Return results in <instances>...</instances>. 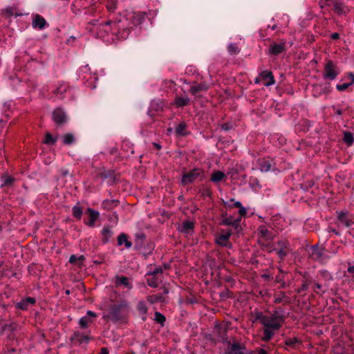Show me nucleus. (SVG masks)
<instances>
[{"instance_id":"obj_1","label":"nucleus","mask_w":354,"mask_h":354,"mask_svg":"<svg viewBox=\"0 0 354 354\" xmlns=\"http://www.w3.org/2000/svg\"><path fill=\"white\" fill-rule=\"evenodd\" d=\"M281 308L275 310L270 315H264L262 312L257 313L256 319L263 326V342H268L272 339L275 333L282 327L285 322V316L282 314Z\"/></svg>"},{"instance_id":"obj_2","label":"nucleus","mask_w":354,"mask_h":354,"mask_svg":"<svg viewBox=\"0 0 354 354\" xmlns=\"http://www.w3.org/2000/svg\"><path fill=\"white\" fill-rule=\"evenodd\" d=\"M126 25V21L121 20L118 21H106L95 28L96 37L105 39L106 37L111 35L112 37L115 36L119 40L126 39L131 32V28L127 27ZM111 39H113V37H111Z\"/></svg>"},{"instance_id":"obj_3","label":"nucleus","mask_w":354,"mask_h":354,"mask_svg":"<svg viewBox=\"0 0 354 354\" xmlns=\"http://www.w3.org/2000/svg\"><path fill=\"white\" fill-rule=\"evenodd\" d=\"M129 312L128 303L125 301H121L118 304L110 306L109 313L104 315V318L113 322H124L127 319Z\"/></svg>"},{"instance_id":"obj_4","label":"nucleus","mask_w":354,"mask_h":354,"mask_svg":"<svg viewBox=\"0 0 354 354\" xmlns=\"http://www.w3.org/2000/svg\"><path fill=\"white\" fill-rule=\"evenodd\" d=\"M331 11L339 17L348 15L351 12V8L346 4L344 0H332L330 1Z\"/></svg>"},{"instance_id":"obj_5","label":"nucleus","mask_w":354,"mask_h":354,"mask_svg":"<svg viewBox=\"0 0 354 354\" xmlns=\"http://www.w3.org/2000/svg\"><path fill=\"white\" fill-rule=\"evenodd\" d=\"M339 74V69L337 66L332 60L327 61L322 74L323 78L332 81L335 80Z\"/></svg>"},{"instance_id":"obj_6","label":"nucleus","mask_w":354,"mask_h":354,"mask_svg":"<svg viewBox=\"0 0 354 354\" xmlns=\"http://www.w3.org/2000/svg\"><path fill=\"white\" fill-rule=\"evenodd\" d=\"M204 177V171L201 168H194L192 170L184 174L182 176L181 183L183 185L192 183L195 180H202Z\"/></svg>"},{"instance_id":"obj_7","label":"nucleus","mask_w":354,"mask_h":354,"mask_svg":"<svg viewBox=\"0 0 354 354\" xmlns=\"http://www.w3.org/2000/svg\"><path fill=\"white\" fill-rule=\"evenodd\" d=\"M286 40L281 39L279 43L272 42L268 49L267 53L269 55L277 56L287 50Z\"/></svg>"},{"instance_id":"obj_8","label":"nucleus","mask_w":354,"mask_h":354,"mask_svg":"<svg viewBox=\"0 0 354 354\" xmlns=\"http://www.w3.org/2000/svg\"><path fill=\"white\" fill-rule=\"evenodd\" d=\"M276 253L278 257L283 260L290 251V242L286 239L279 240L276 242Z\"/></svg>"},{"instance_id":"obj_9","label":"nucleus","mask_w":354,"mask_h":354,"mask_svg":"<svg viewBox=\"0 0 354 354\" xmlns=\"http://www.w3.org/2000/svg\"><path fill=\"white\" fill-rule=\"evenodd\" d=\"M263 82V84L266 86H270L275 83L274 77L272 73L270 71L266 70L260 73L259 76L257 77L255 80V84H259Z\"/></svg>"},{"instance_id":"obj_10","label":"nucleus","mask_w":354,"mask_h":354,"mask_svg":"<svg viewBox=\"0 0 354 354\" xmlns=\"http://www.w3.org/2000/svg\"><path fill=\"white\" fill-rule=\"evenodd\" d=\"M148 14L145 12H134L129 15L127 21H129L130 23L134 26L141 25L147 17Z\"/></svg>"},{"instance_id":"obj_11","label":"nucleus","mask_w":354,"mask_h":354,"mask_svg":"<svg viewBox=\"0 0 354 354\" xmlns=\"http://www.w3.org/2000/svg\"><path fill=\"white\" fill-rule=\"evenodd\" d=\"M70 86L67 82H58L54 86L52 93L54 96L59 99H64L65 93L69 90Z\"/></svg>"},{"instance_id":"obj_12","label":"nucleus","mask_w":354,"mask_h":354,"mask_svg":"<svg viewBox=\"0 0 354 354\" xmlns=\"http://www.w3.org/2000/svg\"><path fill=\"white\" fill-rule=\"evenodd\" d=\"M232 234V232L231 230H228L226 232L223 230L221 233L216 236L215 240L216 243L223 247H230L231 244L229 243V240Z\"/></svg>"},{"instance_id":"obj_13","label":"nucleus","mask_w":354,"mask_h":354,"mask_svg":"<svg viewBox=\"0 0 354 354\" xmlns=\"http://www.w3.org/2000/svg\"><path fill=\"white\" fill-rule=\"evenodd\" d=\"M97 317V315L91 310H88L86 315L81 317L79 320L80 327L82 329L88 328L90 324L93 323L94 319Z\"/></svg>"},{"instance_id":"obj_14","label":"nucleus","mask_w":354,"mask_h":354,"mask_svg":"<svg viewBox=\"0 0 354 354\" xmlns=\"http://www.w3.org/2000/svg\"><path fill=\"white\" fill-rule=\"evenodd\" d=\"M32 26L35 29L43 30L48 26L46 20L39 14L33 15Z\"/></svg>"},{"instance_id":"obj_15","label":"nucleus","mask_w":354,"mask_h":354,"mask_svg":"<svg viewBox=\"0 0 354 354\" xmlns=\"http://www.w3.org/2000/svg\"><path fill=\"white\" fill-rule=\"evenodd\" d=\"M241 218H234L232 216H223L221 224L223 225H231L234 230H238L240 227Z\"/></svg>"},{"instance_id":"obj_16","label":"nucleus","mask_w":354,"mask_h":354,"mask_svg":"<svg viewBox=\"0 0 354 354\" xmlns=\"http://www.w3.org/2000/svg\"><path fill=\"white\" fill-rule=\"evenodd\" d=\"M194 223L190 221H185L182 223V224L178 227V230L185 234V235H192L194 233Z\"/></svg>"},{"instance_id":"obj_17","label":"nucleus","mask_w":354,"mask_h":354,"mask_svg":"<svg viewBox=\"0 0 354 354\" xmlns=\"http://www.w3.org/2000/svg\"><path fill=\"white\" fill-rule=\"evenodd\" d=\"M209 86L205 82L194 84L189 89V92L193 95H198L201 92H205L209 89Z\"/></svg>"},{"instance_id":"obj_18","label":"nucleus","mask_w":354,"mask_h":354,"mask_svg":"<svg viewBox=\"0 0 354 354\" xmlns=\"http://www.w3.org/2000/svg\"><path fill=\"white\" fill-rule=\"evenodd\" d=\"M53 120L57 124H62L66 122V115L61 109H56L53 112Z\"/></svg>"},{"instance_id":"obj_19","label":"nucleus","mask_w":354,"mask_h":354,"mask_svg":"<svg viewBox=\"0 0 354 354\" xmlns=\"http://www.w3.org/2000/svg\"><path fill=\"white\" fill-rule=\"evenodd\" d=\"M337 219L346 227H350L354 223V219L348 216L346 212H337Z\"/></svg>"},{"instance_id":"obj_20","label":"nucleus","mask_w":354,"mask_h":354,"mask_svg":"<svg viewBox=\"0 0 354 354\" xmlns=\"http://www.w3.org/2000/svg\"><path fill=\"white\" fill-rule=\"evenodd\" d=\"M214 333L218 335V341L224 342L227 340V328L223 324H216Z\"/></svg>"},{"instance_id":"obj_21","label":"nucleus","mask_w":354,"mask_h":354,"mask_svg":"<svg viewBox=\"0 0 354 354\" xmlns=\"http://www.w3.org/2000/svg\"><path fill=\"white\" fill-rule=\"evenodd\" d=\"M36 300L34 297H27L16 304V308L22 310H26L29 305H34Z\"/></svg>"},{"instance_id":"obj_22","label":"nucleus","mask_w":354,"mask_h":354,"mask_svg":"<svg viewBox=\"0 0 354 354\" xmlns=\"http://www.w3.org/2000/svg\"><path fill=\"white\" fill-rule=\"evenodd\" d=\"M290 302V297L286 295V294L283 292V291H280V292H275L274 294V304H281V303H283V304H289Z\"/></svg>"},{"instance_id":"obj_23","label":"nucleus","mask_w":354,"mask_h":354,"mask_svg":"<svg viewBox=\"0 0 354 354\" xmlns=\"http://www.w3.org/2000/svg\"><path fill=\"white\" fill-rule=\"evenodd\" d=\"M310 257L316 261H322L323 260V249H320L317 245L312 246Z\"/></svg>"},{"instance_id":"obj_24","label":"nucleus","mask_w":354,"mask_h":354,"mask_svg":"<svg viewBox=\"0 0 354 354\" xmlns=\"http://www.w3.org/2000/svg\"><path fill=\"white\" fill-rule=\"evenodd\" d=\"M87 212L89 214V221L86 224L89 227H93L99 217V212L90 207L87 209Z\"/></svg>"},{"instance_id":"obj_25","label":"nucleus","mask_w":354,"mask_h":354,"mask_svg":"<svg viewBox=\"0 0 354 354\" xmlns=\"http://www.w3.org/2000/svg\"><path fill=\"white\" fill-rule=\"evenodd\" d=\"M272 160L269 158H262L259 160V168L261 171H268L271 169Z\"/></svg>"},{"instance_id":"obj_26","label":"nucleus","mask_w":354,"mask_h":354,"mask_svg":"<svg viewBox=\"0 0 354 354\" xmlns=\"http://www.w3.org/2000/svg\"><path fill=\"white\" fill-rule=\"evenodd\" d=\"M330 92V90L329 88H323L321 84H316L313 85V93L315 97H318L323 93H328Z\"/></svg>"},{"instance_id":"obj_27","label":"nucleus","mask_w":354,"mask_h":354,"mask_svg":"<svg viewBox=\"0 0 354 354\" xmlns=\"http://www.w3.org/2000/svg\"><path fill=\"white\" fill-rule=\"evenodd\" d=\"M118 245L121 246L124 244L126 248L129 249L132 246V243L129 241L128 236L124 233H121L117 239Z\"/></svg>"},{"instance_id":"obj_28","label":"nucleus","mask_w":354,"mask_h":354,"mask_svg":"<svg viewBox=\"0 0 354 354\" xmlns=\"http://www.w3.org/2000/svg\"><path fill=\"white\" fill-rule=\"evenodd\" d=\"M101 234L102 236V242L104 244H106L109 241L110 238L112 236L113 232L109 226H106L104 227L103 229L102 230Z\"/></svg>"},{"instance_id":"obj_29","label":"nucleus","mask_w":354,"mask_h":354,"mask_svg":"<svg viewBox=\"0 0 354 354\" xmlns=\"http://www.w3.org/2000/svg\"><path fill=\"white\" fill-rule=\"evenodd\" d=\"M226 176L221 171H214L211 175L210 180L214 183H218L225 178Z\"/></svg>"},{"instance_id":"obj_30","label":"nucleus","mask_w":354,"mask_h":354,"mask_svg":"<svg viewBox=\"0 0 354 354\" xmlns=\"http://www.w3.org/2000/svg\"><path fill=\"white\" fill-rule=\"evenodd\" d=\"M176 135L180 136H186L189 132L187 131V125L185 122H182L177 125L175 129Z\"/></svg>"},{"instance_id":"obj_31","label":"nucleus","mask_w":354,"mask_h":354,"mask_svg":"<svg viewBox=\"0 0 354 354\" xmlns=\"http://www.w3.org/2000/svg\"><path fill=\"white\" fill-rule=\"evenodd\" d=\"M119 204L118 200H110V199H106L104 200L102 203V207L104 209L110 210L115 207H117Z\"/></svg>"},{"instance_id":"obj_32","label":"nucleus","mask_w":354,"mask_h":354,"mask_svg":"<svg viewBox=\"0 0 354 354\" xmlns=\"http://www.w3.org/2000/svg\"><path fill=\"white\" fill-rule=\"evenodd\" d=\"M115 283L116 286L123 285L129 289L132 288V286L131 285V283L129 281L128 277H125V276H117L115 277Z\"/></svg>"},{"instance_id":"obj_33","label":"nucleus","mask_w":354,"mask_h":354,"mask_svg":"<svg viewBox=\"0 0 354 354\" xmlns=\"http://www.w3.org/2000/svg\"><path fill=\"white\" fill-rule=\"evenodd\" d=\"M189 102L188 97L176 96L174 100V104L176 107H183L188 105Z\"/></svg>"},{"instance_id":"obj_34","label":"nucleus","mask_w":354,"mask_h":354,"mask_svg":"<svg viewBox=\"0 0 354 354\" xmlns=\"http://www.w3.org/2000/svg\"><path fill=\"white\" fill-rule=\"evenodd\" d=\"M284 344L286 346L295 348L301 344V341L298 337H295L293 338H286Z\"/></svg>"},{"instance_id":"obj_35","label":"nucleus","mask_w":354,"mask_h":354,"mask_svg":"<svg viewBox=\"0 0 354 354\" xmlns=\"http://www.w3.org/2000/svg\"><path fill=\"white\" fill-rule=\"evenodd\" d=\"M145 278L147 284L155 288V270H149L145 274Z\"/></svg>"},{"instance_id":"obj_36","label":"nucleus","mask_w":354,"mask_h":354,"mask_svg":"<svg viewBox=\"0 0 354 354\" xmlns=\"http://www.w3.org/2000/svg\"><path fill=\"white\" fill-rule=\"evenodd\" d=\"M73 339H76L80 344H82L84 342H88L90 337L88 335H84L80 332H75Z\"/></svg>"},{"instance_id":"obj_37","label":"nucleus","mask_w":354,"mask_h":354,"mask_svg":"<svg viewBox=\"0 0 354 354\" xmlns=\"http://www.w3.org/2000/svg\"><path fill=\"white\" fill-rule=\"evenodd\" d=\"M17 324L15 322H10L9 324H5L2 326L1 333H3L6 330L14 332L17 330Z\"/></svg>"},{"instance_id":"obj_38","label":"nucleus","mask_w":354,"mask_h":354,"mask_svg":"<svg viewBox=\"0 0 354 354\" xmlns=\"http://www.w3.org/2000/svg\"><path fill=\"white\" fill-rule=\"evenodd\" d=\"M343 141L347 146L350 147L354 143V136L350 131H344Z\"/></svg>"},{"instance_id":"obj_39","label":"nucleus","mask_w":354,"mask_h":354,"mask_svg":"<svg viewBox=\"0 0 354 354\" xmlns=\"http://www.w3.org/2000/svg\"><path fill=\"white\" fill-rule=\"evenodd\" d=\"M62 141L64 145H71L75 142V138L73 133H68L63 135Z\"/></svg>"},{"instance_id":"obj_40","label":"nucleus","mask_w":354,"mask_h":354,"mask_svg":"<svg viewBox=\"0 0 354 354\" xmlns=\"http://www.w3.org/2000/svg\"><path fill=\"white\" fill-rule=\"evenodd\" d=\"M100 176L103 178H110L113 183L116 180L115 173L113 170H107L100 173Z\"/></svg>"},{"instance_id":"obj_41","label":"nucleus","mask_w":354,"mask_h":354,"mask_svg":"<svg viewBox=\"0 0 354 354\" xmlns=\"http://www.w3.org/2000/svg\"><path fill=\"white\" fill-rule=\"evenodd\" d=\"M72 212H73V216L75 218H76L77 219H80L82 218L83 211H82V207L80 205H76L73 206V209H72Z\"/></svg>"},{"instance_id":"obj_42","label":"nucleus","mask_w":354,"mask_h":354,"mask_svg":"<svg viewBox=\"0 0 354 354\" xmlns=\"http://www.w3.org/2000/svg\"><path fill=\"white\" fill-rule=\"evenodd\" d=\"M258 230H259V233L261 237L265 238V239L271 238V233L266 227L260 226L259 227Z\"/></svg>"},{"instance_id":"obj_43","label":"nucleus","mask_w":354,"mask_h":354,"mask_svg":"<svg viewBox=\"0 0 354 354\" xmlns=\"http://www.w3.org/2000/svg\"><path fill=\"white\" fill-rule=\"evenodd\" d=\"M319 274L322 278L326 281H330L333 280V277L330 272L326 270H319Z\"/></svg>"},{"instance_id":"obj_44","label":"nucleus","mask_w":354,"mask_h":354,"mask_svg":"<svg viewBox=\"0 0 354 354\" xmlns=\"http://www.w3.org/2000/svg\"><path fill=\"white\" fill-rule=\"evenodd\" d=\"M348 268L347 271L344 272V276L348 279H354V266L351 263H348Z\"/></svg>"},{"instance_id":"obj_45","label":"nucleus","mask_w":354,"mask_h":354,"mask_svg":"<svg viewBox=\"0 0 354 354\" xmlns=\"http://www.w3.org/2000/svg\"><path fill=\"white\" fill-rule=\"evenodd\" d=\"M227 50L230 55H236L240 52V48L236 44L231 43L227 46Z\"/></svg>"},{"instance_id":"obj_46","label":"nucleus","mask_w":354,"mask_h":354,"mask_svg":"<svg viewBox=\"0 0 354 354\" xmlns=\"http://www.w3.org/2000/svg\"><path fill=\"white\" fill-rule=\"evenodd\" d=\"M310 283V282L308 281V279H306L303 281L301 286L299 288H298L297 289H296V290H295L296 292L298 294H301V292L306 291L308 289Z\"/></svg>"},{"instance_id":"obj_47","label":"nucleus","mask_w":354,"mask_h":354,"mask_svg":"<svg viewBox=\"0 0 354 354\" xmlns=\"http://www.w3.org/2000/svg\"><path fill=\"white\" fill-rule=\"evenodd\" d=\"M91 75L90 73V68L88 65L84 66L80 68V75L82 76L83 79H88L87 75Z\"/></svg>"},{"instance_id":"obj_48","label":"nucleus","mask_w":354,"mask_h":354,"mask_svg":"<svg viewBox=\"0 0 354 354\" xmlns=\"http://www.w3.org/2000/svg\"><path fill=\"white\" fill-rule=\"evenodd\" d=\"M1 180H3V184L1 185L2 187L6 185H11L15 181V178L13 177L8 175L2 176Z\"/></svg>"},{"instance_id":"obj_49","label":"nucleus","mask_w":354,"mask_h":354,"mask_svg":"<svg viewBox=\"0 0 354 354\" xmlns=\"http://www.w3.org/2000/svg\"><path fill=\"white\" fill-rule=\"evenodd\" d=\"M44 142L46 145H54L56 142V139L54 138L50 133H47Z\"/></svg>"},{"instance_id":"obj_50","label":"nucleus","mask_w":354,"mask_h":354,"mask_svg":"<svg viewBox=\"0 0 354 354\" xmlns=\"http://www.w3.org/2000/svg\"><path fill=\"white\" fill-rule=\"evenodd\" d=\"M166 322V317L160 313L156 312V323L160 324L161 326H163Z\"/></svg>"},{"instance_id":"obj_51","label":"nucleus","mask_w":354,"mask_h":354,"mask_svg":"<svg viewBox=\"0 0 354 354\" xmlns=\"http://www.w3.org/2000/svg\"><path fill=\"white\" fill-rule=\"evenodd\" d=\"M85 259V257L84 255H80L79 257H77L75 254H72L69 258V263H75L77 261H80L82 263Z\"/></svg>"},{"instance_id":"obj_52","label":"nucleus","mask_w":354,"mask_h":354,"mask_svg":"<svg viewBox=\"0 0 354 354\" xmlns=\"http://www.w3.org/2000/svg\"><path fill=\"white\" fill-rule=\"evenodd\" d=\"M171 268V261L163 264V268L162 267L156 268V274L158 273H162L164 270H168Z\"/></svg>"},{"instance_id":"obj_53","label":"nucleus","mask_w":354,"mask_h":354,"mask_svg":"<svg viewBox=\"0 0 354 354\" xmlns=\"http://www.w3.org/2000/svg\"><path fill=\"white\" fill-rule=\"evenodd\" d=\"M243 348H245L243 346L236 342L233 343L231 346V351L232 353L234 352H240L241 351V350Z\"/></svg>"},{"instance_id":"obj_54","label":"nucleus","mask_w":354,"mask_h":354,"mask_svg":"<svg viewBox=\"0 0 354 354\" xmlns=\"http://www.w3.org/2000/svg\"><path fill=\"white\" fill-rule=\"evenodd\" d=\"M350 86H351V84L348 83H344L342 84H337L336 85V89L339 91H344L346 90Z\"/></svg>"},{"instance_id":"obj_55","label":"nucleus","mask_w":354,"mask_h":354,"mask_svg":"<svg viewBox=\"0 0 354 354\" xmlns=\"http://www.w3.org/2000/svg\"><path fill=\"white\" fill-rule=\"evenodd\" d=\"M138 310L143 314H145L147 311V307L145 306V304L144 302L142 301H140L138 303Z\"/></svg>"},{"instance_id":"obj_56","label":"nucleus","mask_w":354,"mask_h":354,"mask_svg":"<svg viewBox=\"0 0 354 354\" xmlns=\"http://www.w3.org/2000/svg\"><path fill=\"white\" fill-rule=\"evenodd\" d=\"M264 247L266 250L270 253L272 252H276V247H274L272 244L269 243L265 245Z\"/></svg>"},{"instance_id":"obj_57","label":"nucleus","mask_w":354,"mask_h":354,"mask_svg":"<svg viewBox=\"0 0 354 354\" xmlns=\"http://www.w3.org/2000/svg\"><path fill=\"white\" fill-rule=\"evenodd\" d=\"M145 234L142 232H140L136 234V241L140 240L141 242H142L145 239Z\"/></svg>"},{"instance_id":"obj_58","label":"nucleus","mask_w":354,"mask_h":354,"mask_svg":"<svg viewBox=\"0 0 354 354\" xmlns=\"http://www.w3.org/2000/svg\"><path fill=\"white\" fill-rule=\"evenodd\" d=\"M4 12L7 15L8 17H10L14 15V10L11 7H8L4 10Z\"/></svg>"},{"instance_id":"obj_59","label":"nucleus","mask_w":354,"mask_h":354,"mask_svg":"<svg viewBox=\"0 0 354 354\" xmlns=\"http://www.w3.org/2000/svg\"><path fill=\"white\" fill-rule=\"evenodd\" d=\"M315 287L317 289H318L322 294L325 293L328 290V288L322 290V286L319 283H315ZM327 288H328V286H327Z\"/></svg>"},{"instance_id":"obj_60","label":"nucleus","mask_w":354,"mask_h":354,"mask_svg":"<svg viewBox=\"0 0 354 354\" xmlns=\"http://www.w3.org/2000/svg\"><path fill=\"white\" fill-rule=\"evenodd\" d=\"M203 196L210 197L212 196V192L209 189H205L202 192Z\"/></svg>"},{"instance_id":"obj_61","label":"nucleus","mask_w":354,"mask_h":354,"mask_svg":"<svg viewBox=\"0 0 354 354\" xmlns=\"http://www.w3.org/2000/svg\"><path fill=\"white\" fill-rule=\"evenodd\" d=\"M239 214L241 215V216H245V214H247V210H246V209L244 207L241 206L239 208Z\"/></svg>"},{"instance_id":"obj_62","label":"nucleus","mask_w":354,"mask_h":354,"mask_svg":"<svg viewBox=\"0 0 354 354\" xmlns=\"http://www.w3.org/2000/svg\"><path fill=\"white\" fill-rule=\"evenodd\" d=\"M348 76L351 80V82L349 83L351 84V85L354 84V73L350 72L348 73Z\"/></svg>"},{"instance_id":"obj_63","label":"nucleus","mask_w":354,"mask_h":354,"mask_svg":"<svg viewBox=\"0 0 354 354\" xmlns=\"http://www.w3.org/2000/svg\"><path fill=\"white\" fill-rule=\"evenodd\" d=\"M330 38L334 40L338 39L339 38V34L337 32H333L330 35Z\"/></svg>"},{"instance_id":"obj_64","label":"nucleus","mask_w":354,"mask_h":354,"mask_svg":"<svg viewBox=\"0 0 354 354\" xmlns=\"http://www.w3.org/2000/svg\"><path fill=\"white\" fill-rule=\"evenodd\" d=\"M109 351L107 348H106V347L101 348L100 354H109Z\"/></svg>"}]
</instances>
